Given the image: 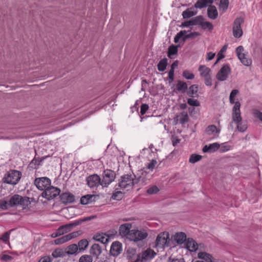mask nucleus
Listing matches in <instances>:
<instances>
[{
    "instance_id": "obj_1",
    "label": "nucleus",
    "mask_w": 262,
    "mask_h": 262,
    "mask_svg": "<svg viewBox=\"0 0 262 262\" xmlns=\"http://www.w3.org/2000/svg\"><path fill=\"white\" fill-rule=\"evenodd\" d=\"M30 198L22 196L19 194H14L9 199V205L11 207H20L23 209L29 208L31 204Z\"/></svg>"
},
{
    "instance_id": "obj_2",
    "label": "nucleus",
    "mask_w": 262,
    "mask_h": 262,
    "mask_svg": "<svg viewBox=\"0 0 262 262\" xmlns=\"http://www.w3.org/2000/svg\"><path fill=\"white\" fill-rule=\"evenodd\" d=\"M134 174H127L121 177V180L119 183V186L120 189L127 191L131 189L134 185L138 183V180Z\"/></svg>"
},
{
    "instance_id": "obj_3",
    "label": "nucleus",
    "mask_w": 262,
    "mask_h": 262,
    "mask_svg": "<svg viewBox=\"0 0 262 262\" xmlns=\"http://www.w3.org/2000/svg\"><path fill=\"white\" fill-rule=\"evenodd\" d=\"M21 177V172L16 170H11L7 172L3 178V181L7 184L15 185L18 183Z\"/></svg>"
},
{
    "instance_id": "obj_4",
    "label": "nucleus",
    "mask_w": 262,
    "mask_h": 262,
    "mask_svg": "<svg viewBox=\"0 0 262 262\" xmlns=\"http://www.w3.org/2000/svg\"><path fill=\"white\" fill-rule=\"evenodd\" d=\"M169 234L167 232L160 233L156 240V246L158 248H164L165 246H169Z\"/></svg>"
},
{
    "instance_id": "obj_5",
    "label": "nucleus",
    "mask_w": 262,
    "mask_h": 262,
    "mask_svg": "<svg viewBox=\"0 0 262 262\" xmlns=\"http://www.w3.org/2000/svg\"><path fill=\"white\" fill-rule=\"evenodd\" d=\"M244 18L242 17H237L234 20L232 31L233 35L235 38H240L243 34V31L241 25L244 23Z\"/></svg>"
},
{
    "instance_id": "obj_6",
    "label": "nucleus",
    "mask_w": 262,
    "mask_h": 262,
    "mask_svg": "<svg viewBox=\"0 0 262 262\" xmlns=\"http://www.w3.org/2000/svg\"><path fill=\"white\" fill-rule=\"evenodd\" d=\"M148 234L145 230H131L128 234V239L130 241L138 242L142 241L147 237Z\"/></svg>"
},
{
    "instance_id": "obj_7",
    "label": "nucleus",
    "mask_w": 262,
    "mask_h": 262,
    "mask_svg": "<svg viewBox=\"0 0 262 262\" xmlns=\"http://www.w3.org/2000/svg\"><path fill=\"white\" fill-rule=\"evenodd\" d=\"M60 192V189L51 185L42 192L41 196L49 201L59 195Z\"/></svg>"
},
{
    "instance_id": "obj_8",
    "label": "nucleus",
    "mask_w": 262,
    "mask_h": 262,
    "mask_svg": "<svg viewBox=\"0 0 262 262\" xmlns=\"http://www.w3.org/2000/svg\"><path fill=\"white\" fill-rule=\"evenodd\" d=\"M155 255L156 253L154 250L148 249L143 252L141 254L136 255V260L134 261L131 260L130 262H146L147 260L153 258Z\"/></svg>"
},
{
    "instance_id": "obj_9",
    "label": "nucleus",
    "mask_w": 262,
    "mask_h": 262,
    "mask_svg": "<svg viewBox=\"0 0 262 262\" xmlns=\"http://www.w3.org/2000/svg\"><path fill=\"white\" fill-rule=\"evenodd\" d=\"M34 183L39 190L43 191L51 186V181L47 177H41L36 178Z\"/></svg>"
},
{
    "instance_id": "obj_10",
    "label": "nucleus",
    "mask_w": 262,
    "mask_h": 262,
    "mask_svg": "<svg viewBox=\"0 0 262 262\" xmlns=\"http://www.w3.org/2000/svg\"><path fill=\"white\" fill-rule=\"evenodd\" d=\"M236 53L238 59L244 66H249L251 65V60L247 57V55L244 53V49L243 46H239L236 49Z\"/></svg>"
},
{
    "instance_id": "obj_11",
    "label": "nucleus",
    "mask_w": 262,
    "mask_h": 262,
    "mask_svg": "<svg viewBox=\"0 0 262 262\" xmlns=\"http://www.w3.org/2000/svg\"><path fill=\"white\" fill-rule=\"evenodd\" d=\"M231 72V68L228 64H224L216 75V79L221 81L226 80Z\"/></svg>"
},
{
    "instance_id": "obj_12",
    "label": "nucleus",
    "mask_w": 262,
    "mask_h": 262,
    "mask_svg": "<svg viewBox=\"0 0 262 262\" xmlns=\"http://www.w3.org/2000/svg\"><path fill=\"white\" fill-rule=\"evenodd\" d=\"M115 173L110 169L105 170L103 173V179L101 185L106 186L111 183L115 179Z\"/></svg>"
},
{
    "instance_id": "obj_13",
    "label": "nucleus",
    "mask_w": 262,
    "mask_h": 262,
    "mask_svg": "<svg viewBox=\"0 0 262 262\" xmlns=\"http://www.w3.org/2000/svg\"><path fill=\"white\" fill-rule=\"evenodd\" d=\"M80 234V231H75L66 235H63L54 240L55 245H61L65 243L73 238L78 237Z\"/></svg>"
},
{
    "instance_id": "obj_14",
    "label": "nucleus",
    "mask_w": 262,
    "mask_h": 262,
    "mask_svg": "<svg viewBox=\"0 0 262 262\" xmlns=\"http://www.w3.org/2000/svg\"><path fill=\"white\" fill-rule=\"evenodd\" d=\"M241 103L237 101L232 108V118L233 121L235 123H239L242 120L241 113Z\"/></svg>"
},
{
    "instance_id": "obj_15",
    "label": "nucleus",
    "mask_w": 262,
    "mask_h": 262,
    "mask_svg": "<svg viewBox=\"0 0 262 262\" xmlns=\"http://www.w3.org/2000/svg\"><path fill=\"white\" fill-rule=\"evenodd\" d=\"M87 184L91 188L98 186L101 183V179L97 174H93L86 178Z\"/></svg>"
},
{
    "instance_id": "obj_16",
    "label": "nucleus",
    "mask_w": 262,
    "mask_h": 262,
    "mask_svg": "<svg viewBox=\"0 0 262 262\" xmlns=\"http://www.w3.org/2000/svg\"><path fill=\"white\" fill-rule=\"evenodd\" d=\"M60 198L64 204L72 203L75 202V196L70 192L62 193L60 195Z\"/></svg>"
},
{
    "instance_id": "obj_17",
    "label": "nucleus",
    "mask_w": 262,
    "mask_h": 262,
    "mask_svg": "<svg viewBox=\"0 0 262 262\" xmlns=\"http://www.w3.org/2000/svg\"><path fill=\"white\" fill-rule=\"evenodd\" d=\"M122 251V244L119 242H113L110 249V253L113 256H118Z\"/></svg>"
},
{
    "instance_id": "obj_18",
    "label": "nucleus",
    "mask_w": 262,
    "mask_h": 262,
    "mask_svg": "<svg viewBox=\"0 0 262 262\" xmlns=\"http://www.w3.org/2000/svg\"><path fill=\"white\" fill-rule=\"evenodd\" d=\"M205 131L208 135L213 137L217 136L220 133V129L214 125H209L206 128Z\"/></svg>"
},
{
    "instance_id": "obj_19",
    "label": "nucleus",
    "mask_w": 262,
    "mask_h": 262,
    "mask_svg": "<svg viewBox=\"0 0 262 262\" xmlns=\"http://www.w3.org/2000/svg\"><path fill=\"white\" fill-rule=\"evenodd\" d=\"M132 225L130 224L126 223L120 226L119 228V233L122 236H126L128 238V234L131 231Z\"/></svg>"
},
{
    "instance_id": "obj_20",
    "label": "nucleus",
    "mask_w": 262,
    "mask_h": 262,
    "mask_svg": "<svg viewBox=\"0 0 262 262\" xmlns=\"http://www.w3.org/2000/svg\"><path fill=\"white\" fill-rule=\"evenodd\" d=\"M198 71L200 76L203 78L211 76V71L210 68L204 65L200 66Z\"/></svg>"
},
{
    "instance_id": "obj_21",
    "label": "nucleus",
    "mask_w": 262,
    "mask_h": 262,
    "mask_svg": "<svg viewBox=\"0 0 262 262\" xmlns=\"http://www.w3.org/2000/svg\"><path fill=\"white\" fill-rule=\"evenodd\" d=\"M73 226V224H67L60 226L56 230L58 233V235L61 236L70 232L71 230L72 227Z\"/></svg>"
},
{
    "instance_id": "obj_22",
    "label": "nucleus",
    "mask_w": 262,
    "mask_h": 262,
    "mask_svg": "<svg viewBox=\"0 0 262 262\" xmlns=\"http://www.w3.org/2000/svg\"><path fill=\"white\" fill-rule=\"evenodd\" d=\"M220 148V144L217 143H213L209 145H205L203 148L204 152H213L216 151Z\"/></svg>"
},
{
    "instance_id": "obj_23",
    "label": "nucleus",
    "mask_w": 262,
    "mask_h": 262,
    "mask_svg": "<svg viewBox=\"0 0 262 262\" xmlns=\"http://www.w3.org/2000/svg\"><path fill=\"white\" fill-rule=\"evenodd\" d=\"M186 246L187 249L191 252L195 251L198 248L197 243L192 238H188L186 243Z\"/></svg>"
},
{
    "instance_id": "obj_24",
    "label": "nucleus",
    "mask_w": 262,
    "mask_h": 262,
    "mask_svg": "<svg viewBox=\"0 0 262 262\" xmlns=\"http://www.w3.org/2000/svg\"><path fill=\"white\" fill-rule=\"evenodd\" d=\"M101 253V249L100 246L97 244H94L93 245L90 249L91 254L96 258H98Z\"/></svg>"
},
{
    "instance_id": "obj_25",
    "label": "nucleus",
    "mask_w": 262,
    "mask_h": 262,
    "mask_svg": "<svg viewBox=\"0 0 262 262\" xmlns=\"http://www.w3.org/2000/svg\"><path fill=\"white\" fill-rule=\"evenodd\" d=\"M208 16L212 19H215L218 16V12L215 6L210 5L207 10Z\"/></svg>"
},
{
    "instance_id": "obj_26",
    "label": "nucleus",
    "mask_w": 262,
    "mask_h": 262,
    "mask_svg": "<svg viewBox=\"0 0 262 262\" xmlns=\"http://www.w3.org/2000/svg\"><path fill=\"white\" fill-rule=\"evenodd\" d=\"M214 0H198L194 5L196 8L202 9L211 5Z\"/></svg>"
},
{
    "instance_id": "obj_27",
    "label": "nucleus",
    "mask_w": 262,
    "mask_h": 262,
    "mask_svg": "<svg viewBox=\"0 0 262 262\" xmlns=\"http://www.w3.org/2000/svg\"><path fill=\"white\" fill-rule=\"evenodd\" d=\"M199 258L205 260V262H212V256L206 252H200L198 254Z\"/></svg>"
},
{
    "instance_id": "obj_28",
    "label": "nucleus",
    "mask_w": 262,
    "mask_h": 262,
    "mask_svg": "<svg viewBox=\"0 0 262 262\" xmlns=\"http://www.w3.org/2000/svg\"><path fill=\"white\" fill-rule=\"evenodd\" d=\"M198 86L196 84L191 85L187 92V95L190 97H198Z\"/></svg>"
},
{
    "instance_id": "obj_29",
    "label": "nucleus",
    "mask_w": 262,
    "mask_h": 262,
    "mask_svg": "<svg viewBox=\"0 0 262 262\" xmlns=\"http://www.w3.org/2000/svg\"><path fill=\"white\" fill-rule=\"evenodd\" d=\"M174 239L178 244H181L186 241V235L183 232L177 233L174 236Z\"/></svg>"
},
{
    "instance_id": "obj_30",
    "label": "nucleus",
    "mask_w": 262,
    "mask_h": 262,
    "mask_svg": "<svg viewBox=\"0 0 262 262\" xmlns=\"http://www.w3.org/2000/svg\"><path fill=\"white\" fill-rule=\"evenodd\" d=\"M78 249L76 244H71L67 247L65 250V253L68 255H73L76 253Z\"/></svg>"
},
{
    "instance_id": "obj_31",
    "label": "nucleus",
    "mask_w": 262,
    "mask_h": 262,
    "mask_svg": "<svg viewBox=\"0 0 262 262\" xmlns=\"http://www.w3.org/2000/svg\"><path fill=\"white\" fill-rule=\"evenodd\" d=\"M94 239L102 244H105L109 241L108 236L104 234H96L94 236Z\"/></svg>"
},
{
    "instance_id": "obj_32",
    "label": "nucleus",
    "mask_w": 262,
    "mask_h": 262,
    "mask_svg": "<svg viewBox=\"0 0 262 262\" xmlns=\"http://www.w3.org/2000/svg\"><path fill=\"white\" fill-rule=\"evenodd\" d=\"M167 59L166 58H164L160 60L159 63L157 64L158 70L160 72L164 71L167 67Z\"/></svg>"
},
{
    "instance_id": "obj_33",
    "label": "nucleus",
    "mask_w": 262,
    "mask_h": 262,
    "mask_svg": "<svg viewBox=\"0 0 262 262\" xmlns=\"http://www.w3.org/2000/svg\"><path fill=\"white\" fill-rule=\"evenodd\" d=\"M187 88V85L186 82L181 80L178 81L177 84L176 85V89L179 92L184 93Z\"/></svg>"
},
{
    "instance_id": "obj_34",
    "label": "nucleus",
    "mask_w": 262,
    "mask_h": 262,
    "mask_svg": "<svg viewBox=\"0 0 262 262\" xmlns=\"http://www.w3.org/2000/svg\"><path fill=\"white\" fill-rule=\"evenodd\" d=\"M94 196L93 195L88 194L81 198L80 203L83 205H86L92 202Z\"/></svg>"
},
{
    "instance_id": "obj_35",
    "label": "nucleus",
    "mask_w": 262,
    "mask_h": 262,
    "mask_svg": "<svg viewBox=\"0 0 262 262\" xmlns=\"http://www.w3.org/2000/svg\"><path fill=\"white\" fill-rule=\"evenodd\" d=\"M191 19L193 26L198 25L201 26V25L203 20L204 17L202 15H199L192 18Z\"/></svg>"
},
{
    "instance_id": "obj_36",
    "label": "nucleus",
    "mask_w": 262,
    "mask_h": 262,
    "mask_svg": "<svg viewBox=\"0 0 262 262\" xmlns=\"http://www.w3.org/2000/svg\"><path fill=\"white\" fill-rule=\"evenodd\" d=\"M196 14V12L191 11L190 9H187L182 13V16L184 18H190Z\"/></svg>"
},
{
    "instance_id": "obj_37",
    "label": "nucleus",
    "mask_w": 262,
    "mask_h": 262,
    "mask_svg": "<svg viewBox=\"0 0 262 262\" xmlns=\"http://www.w3.org/2000/svg\"><path fill=\"white\" fill-rule=\"evenodd\" d=\"M201 27L204 30L208 29L209 31H211L213 29L212 24L209 21H204L203 20Z\"/></svg>"
},
{
    "instance_id": "obj_38",
    "label": "nucleus",
    "mask_w": 262,
    "mask_h": 262,
    "mask_svg": "<svg viewBox=\"0 0 262 262\" xmlns=\"http://www.w3.org/2000/svg\"><path fill=\"white\" fill-rule=\"evenodd\" d=\"M202 158V156L201 155L196 154H192L190 156L189 162L191 163H195L201 160Z\"/></svg>"
},
{
    "instance_id": "obj_39",
    "label": "nucleus",
    "mask_w": 262,
    "mask_h": 262,
    "mask_svg": "<svg viewBox=\"0 0 262 262\" xmlns=\"http://www.w3.org/2000/svg\"><path fill=\"white\" fill-rule=\"evenodd\" d=\"M89 242L86 239L80 240L78 243V248L80 250H83L88 246Z\"/></svg>"
},
{
    "instance_id": "obj_40",
    "label": "nucleus",
    "mask_w": 262,
    "mask_h": 262,
    "mask_svg": "<svg viewBox=\"0 0 262 262\" xmlns=\"http://www.w3.org/2000/svg\"><path fill=\"white\" fill-rule=\"evenodd\" d=\"M237 125V129L241 132H244L247 128V125L246 123L242 122H239V123H235Z\"/></svg>"
},
{
    "instance_id": "obj_41",
    "label": "nucleus",
    "mask_w": 262,
    "mask_h": 262,
    "mask_svg": "<svg viewBox=\"0 0 262 262\" xmlns=\"http://www.w3.org/2000/svg\"><path fill=\"white\" fill-rule=\"evenodd\" d=\"M64 253L62 249H56L52 252V255L55 258L63 257L64 255Z\"/></svg>"
},
{
    "instance_id": "obj_42",
    "label": "nucleus",
    "mask_w": 262,
    "mask_h": 262,
    "mask_svg": "<svg viewBox=\"0 0 262 262\" xmlns=\"http://www.w3.org/2000/svg\"><path fill=\"white\" fill-rule=\"evenodd\" d=\"M178 52V48L173 45L169 47L168 49V56L170 57L171 55H176Z\"/></svg>"
},
{
    "instance_id": "obj_43",
    "label": "nucleus",
    "mask_w": 262,
    "mask_h": 262,
    "mask_svg": "<svg viewBox=\"0 0 262 262\" xmlns=\"http://www.w3.org/2000/svg\"><path fill=\"white\" fill-rule=\"evenodd\" d=\"M238 91L237 90H233L231 91L229 96V101L231 104H234L236 102L235 101V97L238 94Z\"/></svg>"
},
{
    "instance_id": "obj_44",
    "label": "nucleus",
    "mask_w": 262,
    "mask_h": 262,
    "mask_svg": "<svg viewBox=\"0 0 262 262\" xmlns=\"http://www.w3.org/2000/svg\"><path fill=\"white\" fill-rule=\"evenodd\" d=\"M183 76L186 79H192L194 77V75L193 73H191L188 70H185L183 72Z\"/></svg>"
},
{
    "instance_id": "obj_45",
    "label": "nucleus",
    "mask_w": 262,
    "mask_h": 262,
    "mask_svg": "<svg viewBox=\"0 0 262 262\" xmlns=\"http://www.w3.org/2000/svg\"><path fill=\"white\" fill-rule=\"evenodd\" d=\"M93 258L91 255H84L80 257L79 262H92Z\"/></svg>"
},
{
    "instance_id": "obj_46",
    "label": "nucleus",
    "mask_w": 262,
    "mask_h": 262,
    "mask_svg": "<svg viewBox=\"0 0 262 262\" xmlns=\"http://www.w3.org/2000/svg\"><path fill=\"white\" fill-rule=\"evenodd\" d=\"M188 116L187 113L183 112L181 114L180 118V122L181 124H185L188 121Z\"/></svg>"
},
{
    "instance_id": "obj_47",
    "label": "nucleus",
    "mask_w": 262,
    "mask_h": 262,
    "mask_svg": "<svg viewBox=\"0 0 262 262\" xmlns=\"http://www.w3.org/2000/svg\"><path fill=\"white\" fill-rule=\"evenodd\" d=\"M187 32L185 30L181 31L179 32L174 37V41L175 43H177L179 41L180 39L184 36L186 34Z\"/></svg>"
},
{
    "instance_id": "obj_48",
    "label": "nucleus",
    "mask_w": 262,
    "mask_h": 262,
    "mask_svg": "<svg viewBox=\"0 0 262 262\" xmlns=\"http://www.w3.org/2000/svg\"><path fill=\"white\" fill-rule=\"evenodd\" d=\"M9 200L8 201L5 200H0V208L5 210L7 209L8 208L11 207L10 205H9Z\"/></svg>"
},
{
    "instance_id": "obj_49",
    "label": "nucleus",
    "mask_w": 262,
    "mask_h": 262,
    "mask_svg": "<svg viewBox=\"0 0 262 262\" xmlns=\"http://www.w3.org/2000/svg\"><path fill=\"white\" fill-rule=\"evenodd\" d=\"M229 3V0H220V7L224 11H226L228 8Z\"/></svg>"
},
{
    "instance_id": "obj_50",
    "label": "nucleus",
    "mask_w": 262,
    "mask_h": 262,
    "mask_svg": "<svg viewBox=\"0 0 262 262\" xmlns=\"http://www.w3.org/2000/svg\"><path fill=\"white\" fill-rule=\"evenodd\" d=\"M187 103L190 106H199L200 105V102L197 100L192 98L188 99Z\"/></svg>"
},
{
    "instance_id": "obj_51",
    "label": "nucleus",
    "mask_w": 262,
    "mask_h": 262,
    "mask_svg": "<svg viewBox=\"0 0 262 262\" xmlns=\"http://www.w3.org/2000/svg\"><path fill=\"white\" fill-rule=\"evenodd\" d=\"M157 164V161L156 160L152 159L147 165V168L151 171H152L156 165Z\"/></svg>"
},
{
    "instance_id": "obj_52",
    "label": "nucleus",
    "mask_w": 262,
    "mask_h": 262,
    "mask_svg": "<svg viewBox=\"0 0 262 262\" xmlns=\"http://www.w3.org/2000/svg\"><path fill=\"white\" fill-rule=\"evenodd\" d=\"M159 191V188L156 186H152V187L149 188L147 192L149 194H155L157 193Z\"/></svg>"
},
{
    "instance_id": "obj_53",
    "label": "nucleus",
    "mask_w": 262,
    "mask_h": 262,
    "mask_svg": "<svg viewBox=\"0 0 262 262\" xmlns=\"http://www.w3.org/2000/svg\"><path fill=\"white\" fill-rule=\"evenodd\" d=\"M149 108L148 105L147 104H142L140 107V114L141 115H144Z\"/></svg>"
},
{
    "instance_id": "obj_54",
    "label": "nucleus",
    "mask_w": 262,
    "mask_h": 262,
    "mask_svg": "<svg viewBox=\"0 0 262 262\" xmlns=\"http://www.w3.org/2000/svg\"><path fill=\"white\" fill-rule=\"evenodd\" d=\"M10 232V231L5 232L1 237V239L4 242H8L9 239Z\"/></svg>"
},
{
    "instance_id": "obj_55",
    "label": "nucleus",
    "mask_w": 262,
    "mask_h": 262,
    "mask_svg": "<svg viewBox=\"0 0 262 262\" xmlns=\"http://www.w3.org/2000/svg\"><path fill=\"white\" fill-rule=\"evenodd\" d=\"M199 35V33L198 32H192L189 34H187V35H184V37L183 38V41H185L188 38H192L195 36H198Z\"/></svg>"
},
{
    "instance_id": "obj_56",
    "label": "nucleus",
    "mask_w": 262,
    "mask_h": 262,
    "mask_svg": "<svg viewBox=\"0 0 262 262\" xmlns=\"http://www.w3.org/2000/svg\"><path fill=\"white\" fill-rule=\"evenodd\" d=\"M253 115L256 118H258L262 122V112L257 110H254L253 111Z\"/></svg>"
},
{
    "instance_id": "obj_57",
    "label": "nucleus",
    "mask_w": 262,
    "mask_h": 262,
    "mask_svg": "<svg viewBox=\"0 0 262 262\" xmlns=\"http://www.w3.org/2000/svg\"><path fill=\"white\" fill-rule=\"evenodd\" d=\"M204 79L205 84L207 86H210L212 85V80H211V76L204 78Z\"/></svg>"
},
{
    "instance_id": "obj_58",
    "label": "nucleus",
    "mask_w": 262,
    "mask_h": 262,
    "mask_svg": "<svg viewBox=\"0 0 262 262\" xmlns=\"http://www.w3.org/2000/svg\"><path fill=\"white\" fill-rule=\"evenodd\" d=\"M191 26H193L191 19L185 21L184 22L182 23L181 25L182 27H188Z\"/></svg>"
},
{
    "instance_id": "obj_59",
    "label": "nucleus",
    "mask_w": 262,
    "mask_h": 262,
    "mask_svg": "<svg viewBox=\"0 0 262 262\" xmlns=\"http://www.w3.org/2000/svg\"><path fill=\"white\" fill-rule=\"evenodd\" d=\"M231 148V146L228 145H222L221 147L220 150L221 152H226L229 150Z\"/></svg>"
},
{
    "instance_id": "obj_60",
    "label": "nucleus",
    "mask_w": 262,
    "mask_h": 262,
    "mask_svg": "<svg viewBox=\"0 0 262 262\" xmlns=\"http://www.w3.org/2000/svg\"><path fill=\"white\" fill-rule=\"evenodd\" d=\"M215 55V54L211 52L208 53L207 55L206 60L207 61H210L212 60V59L214 58Z\"/></svg>"
},
{
    "instance_id": "obj_61",
    "label": "nucleus",
    "mask_w": 262,
    "mask_h": 262,
    "mask_svg": "<svg viewBox=\"0 0 262 262\" xmlns=\"http://www.w3.org/2000/svg\"><path fill=\"white\" fill-rule=\"evenodd\" d=\"M174 70H173V69H170L169 71L168 78L170 81H173V80L174 79Z\"/></svg>"
},
{
    "instance_id": "obj_62",
    "label": "nucleus",
    "mask_w": 262,
    "mask_h": 262,
    "mask_svg": "<svg viewBox=\"0 0 262 262\" xmlns=\"http://www.w3.org/2000/svg\"><path fill=\"white\" fill-rule=\"evenodd\" d=\"M169 262H185L183 258H171V257L169 258Z\"/></svg>"
},
{
    "instance_id": "obj_63",
    "label": "nucleus",
    "mask_w": 262,
    "mask_h": 262,
    "mask_svg": "<svg viewBox=\"0 0 262 262\" xmlns=\"http://www.w3.org/2000/svg\"><path fill=\"white\" fill-rule=\"evenodd\" d=\"M38 262H51V258L49 256L42 257Z\"/></svg>"
},
{
    "instance_id": "obj_64",
    "label": "nucleus",
    "mask_w": 262,
    "mask_h": 262,
    "mask_svg": "<svg viewBox=\"0 0 262 262\" xmlns=\"http://www.w3.org/2000/svg\"><path fill=\"white\" fill-rule=\"evenodd\" d=\"M2 260H5V261H8V260H11L12 259V257L9 255H7V254H4L2 256Z\"/></svg>"
}]
</instances>
